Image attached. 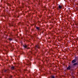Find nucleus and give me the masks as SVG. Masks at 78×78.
<instances>
[{
  "label": "nucleus",
  "instance_id": "5",
  "mask_svg": "<svg viewBox=\"0 0 78 78\" xmlns=\"http://www.w3.org/2000/svg\"><path fill=\"white\" fill-rule=\"evenodd\" d=\"M23 47L25 48H27V45L24 44L23 45Z\"/></svg>",
  "mask_w": 78,
  "mask_h": 78
},
{
  "label": "nucleus",
  "instance_id": "13",
  "mask_svg": "<svg viewBox=\"0 0 78 78\" xmlns=\"http://www.w3.org/2000/svg\"><path fill=\"white\" fill-rule=\"evenodd\" d=\"M77 65L78 66V62H77Z\"/></svg>",
  "mask_w": 78,
  "mask_h": 78
},
{
  "label": "nucleus",
  "instance_id": "14",
  "mask_svg": "<svg viewBox=\"0 0 78 78\" xmlns=\"http://www.w3.org/2000/svg\"><path fill=\"white\" fill-rule=\"evenodd\" d=\"M19 24H20V22L19 23Z\"/></svg>",
  "mask_w": 78,
  "mask_h": 78
},
{
  "label": "nucleus",
  "instance_id": "10",
  "mask_svg": "<svg viewBox=\"0 0 78 78\" xmlns=\"http://www.w3.org/2000/svg\"><path fill=\"white\" fill-rule=\"evenodd\" d=\"M36 48H39V46H36Z\"/></svg>",
  "mask_w": 78,
  "mask_h": 78
},
{
  "label": "nucleus",
  "instance_id": "3",
  "mask_svg": "<svg viewBox=\"0 0 78 78\" xmlns=\"http://www.w3.org/2000/svg\"><path fill=\"white\" fill-rule=\"evenodd\" d=\"M28 64H27V65L30 66H31V63L30 62V61H28Z\"/></svg>",
  "mask_w": 78,
  "mask_h": 78
},
{
  "label": "nucleus",
  "instance_id": "15",
  "mask_svg": "<svg viewBox=\"0 0 78 78\" xmlns=\"http://www.w3.org/2000/svg\"><path fill=\"white\" fill-rule=\"evenodd\" d=\"M11 26H12H12H13V25L12 24V25H11Z\"/></svg>",
  "mask_w": 78,
  "mask_h": 78
},
{
  "label": "nucleus",
  "instance_id": "9",
  "mask_svg": "<svg viewBox=\"0 0 78 78\" xmlns=\"http://www.w3.org/2000/svg\"><path fill=\"white\" fill-rule=\"evenodd\" d=\"M40 27H36V29L38 30H39L40 29Z\"/></svg>",
  "mask_w": 78,
  "mask_h": 78
},
{
  "label": "nucleus",
  "instance_id": "8",
  "mask_svg": "<svg viewBox=\"0 0 78 78\" xmlns=\"http://www.w3.org/2000/svg\"><path fill=\"white\" fill-rule=\"evenodd\" d=\"M58 8H60V9H61L62 8V6H61L59 5Z\"/></svg>",
  "mask_w": 78,
  "mask_h": 78
},
{
  "label": "nucleus",
  "instance_id": "12",
  "mask_svg": "<svg viewBox=\"0 0 78 78\" xmlns=\"http://www.w3.org/2000/svg\"><path fill=\"white\" fill-rule=\"evenodd\" d=\"M9 41H12V39L11 38H9Z\"/></svg>",
  "mask_w": 78,
  "mask_h": 78
},
{
  "label": "nucleus",
  "instance_id": "6",
  "mask_svg": "<svg viewBox=\"0 0 78 78\" xmlns=\"http://www.w3.org/2000/svg\"><path fill=\"white\" fill-rule=\"evenodd\" d=\"M77 65V62L73 64V66H76Z\"/></svg>",
  "mask_w": 78,
  "mask_h": 78
},
{
  "label": "nucleus",
  "instance_id": "11",
  "mask_svg": "<svg viewBox=\"0 0 78 78\" xmlns=\"http://www.w3.org/2000/svg\"><path fill=\"white\" fill-rule=\"evenodd\" d=\"M4 72H6V69H4Z\"/></svg>",
  "mask_w": 78,
  "mask_h": 78
},
{
  "label": "nucleus",
  "instance_id": "7",
  "mask_svg": "<svg viewBox=\"0 0 78 78\" xmlns=\"http://www.w3.org/2000/svg\"><path fill=\"white\" fill-rule=\"evenodd\" d=\"M51 78H55V76H52L51 77Z\"/></svg>",
  "mask_w": 78,
  "mask_h": 78
},
{
  "label": "nucleus",
  "instance_id": "4",
  "mask_svg": "<svg viewBox=\"0 0 78 78\" xmlns=\"http://www.w3.org/2000/svg\"><path fill=\"white\" fill-rule=\"evenodd\" d=\"M16 69V68H15V67H14V66L12 67L11 68V69L12 70H14V69Z\"/></svg>",
  "mask_w": 78,
  "mask_h": 78
},
{
  "label": "nucleus",
  "instance_id": "1",
  "mask_svg": "<svg viewBox=\"0 0 78 78\" xmlns=\"http://www.w3.org/2000/svg\"><path fill=\"white\" fill-rule=\"evenodd\" d=\"M77 60H78V57H75V59L73 60L72 61V62L73 64V63H75L77 61Z\"/></svg>",
  "mask_w": 78,
  "mask_h": 78
},
{
  "label": "nucleus",
  "instance_id": "2",
  "mask_svg": "<svg viewBox=\"0 0 78 78\" xmlns=\"http://www.w3.org/2000/svg\"><path fill=\"white\" fill-rule=\"evenodd\" d=\"M73 66H70L69 65L68 68H67V70H70V69L71 68H73Z\"/></svg>",
  "mask_w": 78,
  "mask_h": 78
},
{
  "label": "nucleus",
  "instance_id": "16",
  "mask_svg": "<svg viewBox=\"0 0 78 78\" xmlns=\"http://www.w3.org/2000/svg\"><path fill=\"white\" fill-rule=\"evenodd\" d=\"M27 49H29V48H27Z\"/></svg>",
  "mask_w": 78,
  "mask_h": 78
}]
</instances>
